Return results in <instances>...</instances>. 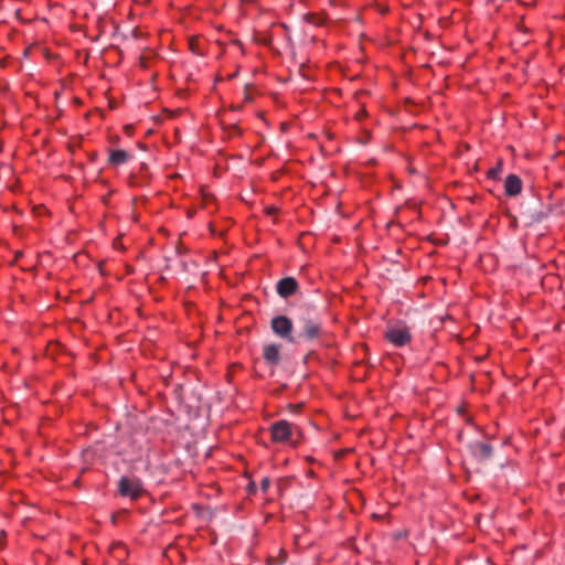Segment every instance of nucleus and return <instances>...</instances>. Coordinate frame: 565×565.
<instances>
[{
    "label": "nucleus",
    "instance_id": "5",
    "mask_svg": "<svg viewBox=\"0 0 565 565\" xmlns=\"http://www.w3.org/2000/svg\"><path fill=\"white\" fill-rule=\"evenodd\" d=\"M385 338L395 347H404L411 342L412 334L405 326H391L385 331Z\"/></svg>",
    "mask_w": 565,
    "mask_h": 565
},
{
    "label": "nucleus",
    "instance_id": "4",
    "mask_svg": "<svg viewBox=\"0 0 565 565\" xmlns=\"http://www.w3.org/2000/svg\"><path fill=\"white\" fill-rule=\"evenodd\" d=\"M118 491L120 495L137 500L145 493L143 483L136 477H121L118 481Z\"/></svg>",
    "mask_w": 565,
    "mask_h": 565
},
{
    "label": "nucleus",
    "instance_id": "1",
    "mask_svg": "<svg viewBox=\"0 0 565 565\" xmlns=\"http://www.w3.org/2000/svg\"><path fill=\"white\" fill-rule=\"evenodd\" d=\"M299 331L296 332L297 343L313 341L322 333L321 320L313 308L303 307L297 320Z\"/></svg>",
    "mask_w": 565,
    "mask_h": 565
},
{
    "label": "nucleus",
    "instance_id": "7",
    "mask_svg": "<svg viewBox=\"0 0 565 565\" xmlns=\"http://www.w3.org/2000/svg\"><path fill=\"white\" fill-rule=\"evenodd\" d=\"M469 448L472 456L480 461L488 460L492 456V447L489 444L475 441L469 445Z\"/></svg>",
    "mask_w": 565,
    "mask_h": 565
},
{
    "label": "nucleus",
    "instance_id": "16",
    "mask_svg": "<svg viewBox=\"0 0 565 565\" xmlns=\"http://www.w3.org/2000/svg\"><path fill=\"white\" fill-rule=\"evenodd\" d=\"M276 211H277V209L274 207V206H270V207L267 209V213L268 214H274V213H276Z\"/></svg>",
    "mask_w": 565,
    "mask_h": 565
},
{
    "label": "nucleus",
    "instance_id": "2",
    "mask_svg": "<svg viewBox=\"0 0 565 565\" xmlns=\"http://www.w3.org/2000/svg\"><path fill=\"white\" fill-rule=\"evenodd\" d=\"M270 434L275 443L294 441L295 435H297L298 438L301 437L299 427L285 419L274 423L270 427Z\"/></svg>",
    "mask_w": 565,
    "mask_h": 565
},
{
    "label": "nucleus",
    "instance_id": "13",
    "mask_svg": "<svg viewBox=\"0 0 565 565\" xmlns=\"http://www.w3.org/2000/svg\"><path fill=\"white\" fill-rule=\"evenodd\" d=\"M269 486H270V480L267 477L263 478V480L260 482V489L264 493L267 492V490L269 489Z\"/></svg>",
    "mask_w": 565,
    "mask_h": 565
},
{
    "label": "nucleus",
    "instance_id": "18",
    "mask_svg": "<svg viewBox=\"0 0 565 565\" xmlns=\"http://www.w3.org/2000/svg\"><path fill=\"white\" fill-rule=\"evenodd\" d=\"M190 47L193 52H195V45L192 42L190 43Z\"/></svg>",
    "mask_w": 565,
    "mask_h": 565
},
{
    "label": "nucleus",
    "instance_id": "3",
    "mask_svg": "<svg viewBox=\"0 0 565 565\" xmlns=\"http://www.w3.org/2000/svg\"><path fill=\"white\" fill-rule=\"evenodd\" d=\"M270 327L278 338L284 339L289 343H297L292 320L287 316L274 317L270 321Z\"/></svg>",
    "mask_w": 565,
    "mask_h": 565
},
{
    "label": "nucleus",
    "instance_id": "12",
    "mask_svg": "<svg viewBox=\"0 0 565 565\" xmlns=\"http://www.w3.org/2000/svg\"><path fill=\"white\" fill-rule=\"evenodd\" d=\"M501 171H502V164L499 162L497 164V167L494 168H491L489 171H488V177L495 180L499 178V175L501 174Z\"/></svg>",
    "mask_w": 565,
    "mask_h": 565
},
{
    "label": "nucleus",
    "instance_id": "17",
    "mask_svg": "<svg viewBox=\"0 0 565 565\" xmlns=\"http://www.w3.org/2000/svg\"><path fill=\"white\" fill-rule=\"evenodd\" d=\"M364 115H365V111H362L361 114H358V115H356V118H358V119H361Z\"/></svg>",
    "mask_w": 565,
    "mask_h": 565
},
{
    "label": "nucleus",
    "instance_id": "14",
    "mask_svg": "<svg viewBox=\"0 0 565 565\" xmlns=\"http://www.w3.org/2000/svg\"><path fill=\"white\" fill-rule=\"evenodd\" d=\"M543 216H544V215H543V213H542V212H540V213H537V214H535V215H532V216H531V222H540V221L543 218Z\"/></svg>",
    "mask_w": 565,
    "mask_h": 565
},
{
    "label": "nucleus",
    "instance_id": "6",
    "mask_svg": "<svg viewBox=\"0 0 565 565\" xmlns=\"http://www.w3.org/2000/svg\"><path fill=\"white\" fill-rule=\"evenodd\" d=\"M299 288L297 280L294 277H285L276 285V291L281 298H289L295 295Z\"/></svg>",
    "mask_w": 565,
    "mask_h": 565
},
{
    "label": "nucleus",
    "instance_id": "9",
    "mask_svg": "<svg viewBox=\"0 0 565 565\" xmlns=\"http://www.w3.org/2000/svg\"><path fill=\"white\" fill-rule=\"evenodd\" d=\"M263 356L270 365H277L280 361L279 345L270 343L264 347Z\"/></svg>",
    "mask_w": 565,
    "mask_h": 565
},
{
    "label": "nucleus",
    "instance_id": "10",
    "mask_svg": "<svg viewBox=\"0 0 565 565\" xmlns=\"http://www.w3.org/2000/svg\"><path fill=\"white\" fill-rule=\"evenodd\" d=\"M129 158H130V153L128 151L122 150V149H116V150H111L109 152L108 162L111 166H120V164L126 163Z\"/></svg>",
    "mask_w": 565,
    "mask_h": 565
},
{
    "label": "nucleus",
    "instance_id": "15",
    "mask_svg": "<svg viewBox=\"0 0 565 565\" xmlns=\"http://www.w3.org/2000/svg\"><path fill=\"white\" fill-rule=\"evenodd\" d=\"M244 99H245V102H250L252 100V96L248 94L247 87L245 88V92H244Z\"/></svg>",
    "mask_w": 565,
    "mask_h": 565
},
{
    "label": "nucleus",
    "instance_id": "8",
    "mask_svg": "<svg viewBox=\"0 0 565 565\" xmlns=\"http://www.w3.org/2000/svg\"><path fill=\"white\" fill-rule=\"evenodd\" d=\"M522 180L516 174H509L504 181V192L508 196H515L521 193Z\"/></svg>",
    "mask_w": 565,
    "mask_h": 565
},
{
    "label": "nucleus",
    "instance_id": "11",
    "mask_svg": "<svg viewBox=\"0 0 565 565\" xmlns=\"http://www.w3.org/2000/svg\"><path fill=\"white\" fill-rule=\"evenodd\" d=\"M287 561V553L285 550H280L277 556H269L267 558V565H281Z\"/></svg>",
    "mask_w": 565,
    "mask_h": 565
}]
</instances>
